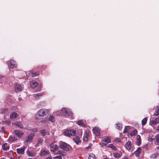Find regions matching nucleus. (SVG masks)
<instances>
[{"label": "nucleus", "instance_id": "27", "mask_svg": "<svg viewBox=\"0 0 159 159\" xmlns=\"http://www.w3.org/2000/svg\"><path fill=\"white\" fill-rule=\"evenodd\" d=\"M73 140L77 144H78L79 143L80 138L78 136H76L75 137L73 138Z\"/></svg>", "mask_w": 159, "mask_h": 159}, {"label": "nucleus", "instance_id": "21", "mask_svg": "<svg viewBox=\"0 0 159 159\" xmlns=\"http://www.w3.org/2000/svg\"><path fill=\"white\" fill-rule=\"evenodd\" d=\"M33 135L32 134H30L28 135L27 138L25 139L26 142H28L31 141L32 139Z\"/></svg>", "mask_w": 159, "mask_h": 159}, {"label": "nucleus", "instance_id": "37", "mask_svg": "<svg viewBox=\"0 0 159 159\" xmlns=\"http://www.w3.org/2000/svg\"><path fill=\"white\" fill-rule=\"evenodd\" d=\"M57 116L60 115L61 114H62V112L61 110L60 111H57L54 113Z\"/></svg>", "mask_w": 159, "mask_h": 159}, {"label": "nucleus", "instance_id": "43", "mask_svg": "<svg viewBox=\"0 0 159 159\" xmlns=\"http://www.w3.org/2000/svg\"><path fill=\"white\" fill-rule=\"evenodd\" d=\"M156 138L157 142V143H159V134L157 135Z\"/></svg>", "mask_w": 159, "mask_h": 159}, {"label": "nucleus", "instance_id": "18", "mask_svg": "<svg viewBox=\"0 0 159 159\" xmlns=\"http://www.w3.org/2000/svg\"><path fill=\"white\" fill-rule=\"evenodd\" d=\"M49 154V151H48L45 150H42L40 152V155L41 156H44Z\"/></svg>", "mask_w": 159, "mask_h": 159}, {"label": "nucleus", "instance_id": "12", "mask_svg": "<svg viewBox=\"0 0 159 159\" xmlns=\"http://www.w3.org/2000/svg\"><path fill=\"white\" fill-rule=\"evenodd\" d=\"M50 150L51 151H54L57 149L58 146L55 144H51L50 145Z\"/></svg>", "mask_w": 159, "mask_h": 159}, {"label": "nucleus", "instance_id": "50", "mask_svg": "<svg viewBox=\"0 0 159 159\" xmlns=\"http://www.w3.org/2000/svg\"><path fill=\"white\" fill-rule=\"evenodd\" d=\"M103 159H109L108 157H107L106 156H105Z\"/></svg>", "mask_w": 159, "mask_h": 159}, {"label": "nucleus", "instance_id": "17", "mask_svg": "<svg viewBox=\"0 0 159 159\" xmlns=\"http://www.w3.org/2000/svg\"><path fill=\"white\" fill-rule=\"evenodd\" d=\"M40 133L41 136H45L48 134L47 130L45 129L41 130Z\"/></svg>", "mask_w": 159, "mask_h": 159}, {"label": "nucleus", "instance_id": "32", "mask_svg": "<svg viewBox=\"0 0 159 159\" xmlns=\"http://www.w3.org/2000/svg\"><path fill=\"white\" fill-rule=\"evenodd\" d=\"M39 74L38 72L32 71L31 72V75L32 77H35L39 75Z\"/></svg>", "mask_w": 159, "mask_h": 159}, {"label": "nucleus", "instance_id": "13", "mask_svg": "<svg viewBox=\"0 0 159 159\" xmlns=\"http://www.w3.org/2000/svg\"><path fill=\"white\" fill-rule=\"evenodd\" d=\"M23 88V87L19 84H16L15 87V89L16 92L21 91Z\"/></svg>", "mask_w": 159, "mask_h": 159}, {"label": "nucleus", "instance_id": "47", "mask_svg": "<svg viewBox=\"0 0 159 159\" xmlns=\"http://www.w3.org/2000/svg\"><path fill=\"white\" fill-rule=\"evenodd\" d=\"M115 141L119 142H120V140L119 139L116 138V139H115Z\"/></svg>", "mask_w": 159, "mask_h": 159}, {"label": "nucleus", "instance_id": "22", "mask_svg": "<svg viewBox=\"0 0 159 159\" xmlns=\"http://www.w3.org/2000/svg\"><path fill=\"white\" fill-rule=\"evenodd\" d=\"M141 152V148L140 147H139L134 152V153L137 157H139V154Z\"/></svg>", "mask_w": 159, "mask_h": 159}, {"label": "nucleus", "instance_id": "55", "mask_svg": "<svg viewBox=\"0 0 159 159\" xmlns=\"http://www.w3.org/2000/svg\"><path fill=\"white\" fill-rule=\"evenodd\" d=\"M41 121L43 123V120H41Z\"/></svg>", "mask_w": 159, "mask_h": 159}, {"label": "nucleus", "instance_id": "5", "mask_svg": "<svg viewBox=\"0 0 159 159\" xmlns=\"http://www.w3.org/2000/svg\"><path fill=\"white\" fill-rule=\"evenodd\" d=\"M59 148L64 151H67L69 150V145L65 143H61L60 145Z\"/></svg>", "mask_w": 159, "mask_h": 159}, {"label": "nucleus", "instance_id": "6", "mask_svg": "<svg viewBox=\"0 0 159 159\" xmlns=\"http://www.w3.org/2000/svg\"><path fill=\"white\" fill-rule=\"evenodd\" d=\"M93 132L95 136L98 138L100 136V129L98 127H95L93 128Z\"/></svg>", "mask_w": 159, "mask_h": 159}, {"label": "nucleus", "instance_id": "42", "mask_svg": "<svg viewBox=\"0 0 159 159\" xmlns=\"http://www.w3.org/2000/svg\"><path fill=\"white\" fill-rule=\"evenodd\" d=\"M141 140H137V141L136 142V144L138 146H139L141 144Z\"/></svg>", "mask_w": 159, "mask_h": 159}, {"label": "nucleus", "instance_id": "53", "mask_svg": "<svg viewBox=\"0 0 159 159\" xmlns=\"http://www.w3.org/2000/svg\"><path fill=\"white\" fill-rule=\"evenodd\" d=\"M2 123H3V124H5V121H2Z\"/></svg>", "mask_w": 159, "mask_h": 159}, {"label": "nucleus", "instance_id": "52", "mask_svg": "<svg viewBox=\"0 0 159 159\" xmlns=\"http://www.w3.org/2000/svg\"><path fill=\"white\" fill-rule=\"evenodd\" d=\"M157 149H159V146H157L156 148Z\"/></svg>", "mask_w": 159, "mask_h": 159}, {"label": "nucleus", "instance_id": "7", "mask_svg": "<svg viewBox=\"0 0 159 159\" xmlns=\"http://www.w3.org/2000/svg\"><path fill=\"white\" fill-rule=\"evenodd\" d=\"M90 134V131L89 129H87L85 132L83 138V141L85 142H86L88 140V138Z\"/></svg>", "mask_w": 159, "mask_h": 159}, {"label": "nucleus", "instance_id": "44", "mask_svg": "<svg viewBox=\"0 0 159 159\" xmlns=\"http://www.w3.org/2000/svg\"><path fill=\"white\" fill-rule=\"evenodd\" d=\"M11 123V122L9 120H6L5 121V124H7L8 125H10Z\"/></svg>", "mask_w": 159, "mask_h": 159}, {"label": "nucleus", "instance_id": "1", "mask_svg": "<svg viewBox=\"0 0 159 159\" xmlns=\"http://www.w3.org/2000/svg\"><path fill=\"white\" fill-rule=\"evenodd\" d=\"M48 110L45 109H42L39 110L35 115V118L37 119H39L40 117L43 116L47 115L48 113Z\"/></svg>", "mask_w": 159, "mask_h": 159}, {"label": "nucleus", "instance_id": "24", "mask_svg": "<svg viewBox=\"0 0 159 159\" xmlns=\"http://www.w3.org/2000/svg\"><path fill=\"white\" fill-rule=\"evenodd\" d=\"M43 95V93H37L36 94L34 95V97H35V98L36 100H38L39 99H40L42 96Z\"/></svg>", "mask_w": 159, "mask_h": 159}, {"label": "nucleus", "instance_id": "40", "mask_svg": "<svg viewBox=\"0 0 159 159\" xmlns=\"http://www.w3.org/2000/svg\"><path fill=\"white\" fill-rule=\"evenodd\" d=\"M53 158L54 159H62V157L61 155H59L58 156H57L55 157H53Z\"/></svg>", "mask_w": 159, "mask_h": 159}, {"label": "nucleus", "instance_id": "36", "mask_svg": "<svg viewBox=\"0 0 159 159\" xmlns=\"http://www.w3.org/2000/svg\"><path fill=\"white\" fill-rule=\"evenodd\" d=\"M137 133V130L135 129L134 130L132 131L130 134V135L131 136H134Z\"/></svg>", "mask_w": 159, "mask_h": 159}, {"label": "nucleus", "instance_id": "14", "mask_svg": "<svg viewBox=\"0 0 159 159\" xmlns=\"http://www.w3.org/2000/svg\"><path fill=\"white\" fill-rule=\"evenodd\" d=\"M27 154L29 156L34 157L35 156V152L32 150H28L26 151Z\"/></svg>", "mask_w": 159, "mask_h": 159}, {"label": "nucleus", "instance_id": "54", "mask_svg": "<svg viewBox=\"0 0 159 159\" xmlns=\"http://www.w3.org/2000/svg\"><path fill=\"white\" fill-rule=\"evenodd\" d=\"M123 159H128V158L127 157H125Z\"/></svg>", "mask_w": 159, "mask_h": 159}, {"label": "nucleus", "instance_id": "8", "mask_svg": "<svg viewBox=\"0 0 159 159\" xmlns=\"http://www.w3.org/2000/svg\"><path fill=\"white\" fill-rule=\"evenodd\" d=\"M9 67L12 69L14 68V67L16 68V62L13 60H10L8 63Z\"/></svg>", "mask_w": 159, "mask_h": 159}, {"label": "nucleus", "instance_id": "9", "mask_svg": "<svg viewBox=\"0 0 159 159\" xmlns=\"http://www.w3.org/2000/svg\"><path fill=\"white\" fill-rule=\"evenodd\" d=\"M14 133L15 135L17 136L18 137L20 138L24 134L23 132L21 131L16 129L14 130Z\"/></svg>", "mask_w": 159, "mask_h": 159}, {"label": "nucleus", "instance_id": "25", "mask_svg": "<svg viewBox=\"0 0 159 159\" xmlns=\"http://www.w3.org/2000/svg\"><path fill=\"white\" fill-rule=\"evenodd\" d=\"M122 155V153L115 152L113 153V156L115 158H119L121 157Z\"/></svg>", "mask_w": 159, "mask_h": 159}, {"label": "nucleus", "instance_id": "19", "mask_svg": "<svg viewBox=\"0 0 159 159\" xmlns=\"http://www.w3.org/2000/svg\"><path fill=\"white\" fill-rule=\"evenodd\" d=\"M132 146V143L130 141H128L126 143L125 147L126 148L129 150L130 149Z\"/></svg>", "mask_w": 159, "mask_h": 159}, {"label": "nucleus", "instance_id": "46", "mask_svg": "<svg viewBox=\"0 0 159 159\" xmlns=\"http://www.w3.org/2000/svg\"><path fill=\"white\" fill-rule=\"evenodd\" d=\"M157 156V155L156 154H152L151 157H153V158H155V157H156Z\"/></svg>", "mask_w": 159, "mask_h": 159}, {"label": "nucleus", "instance_id": "35", "mask_svg": "<svg viewBox=\"0 0 159 159\" xmlns=\"http://www.w3.org/2000/svg\"><path fill=\"white\" fill-rule=\"evenodd\" d=\"M108 147L111 148L113 150H116L117 149V148H116V147L113 145L112 144H109L108 146Z\"/></svg>", "mask_w": 159, "mask_h": 159}, {"label": "nucleus", "instance_id": "38", "mask_svg": "<svg viewBox=\"0 0 159 159\" xmlns=\"http://www.w3.org/2000/svg\"><path fill=\"white\" fill-rule=\"evenodd\" d=\"M129 129V126H126L125 127L124 130L123 131L124 133H126L128 132V131Z\"/></svg>", "mask_w": 159, "mask_h": 159}, {"label": "nucleus", "instance_id": "20", "mask_svg": "<svg viewBox=\"0 0 159 159\" xmlns=\"http://www.w3.org/2000/svg\"><path fill=\"white\" fill-rule=\"evenodd\" d=\"M38 84V83L34 81H32L30 82V85L31 87L32 88H35Z\"/></svg>", "mask_w": 159, "mask_h": 159}, {"label": "nucleus", "instance_id": "28", "mask_svg": "<svg viewBox=\"0 0 159 159\" xmlns=\"http://www.w3.org/2000/svg\"><path fill=\"white\" fill-rule=\"evenodd\" d=\"M88 159H96V157L93 153H91L89 155Z\"/></svg>", "mask_w": 159, "mask_h": 159}, {"label": "nucleus", "instance_id": "3", "mask_svg": "<svg viewBox=\"0 0 159 159\" xmlns=\"http://www.w3.org/2000/svg\"><path fill=\"white\" fill-rule=\"evenodd\" d=\"M64 134L69 137L74 136L76 134V131L73 129L66 130L64 131Z\"/></svg>", "mask_w": 159, "mask_h": 159}, {"label": "nucleus", "instance_id": "11", "mask_svg": "<svg viewBox=\"0 0 159 159\" xmlns=\"http://www.w3.org/2000/svg\"><path fill=\"white\" fill-rule=\"evenodd\" d=\"M18 116V114L16 112H13L10 115V119L13 120H15Z\"/></svg>", "mask_w": 159, "mask_h": 159}, {"label": "nucleus", "instance_id": "10", "mask_svg": "<svg viewBox=\"0 0 159 159\" xmlns=\"http://www.w3.org/2000/svg\"><path fill=\"white\" fill-rule=\"evenodd\" d=\"M25 148V147H24L23 148H17L16 151L19 154H23L24 153Z\"/></svg>", "mask_w": 159, "mask_h": 159}, {"label": "nucleus", "instance_id": "34", "mask_svg": "<svg viewBox=\"0 0 159 159\" xmlns=\"http://www.w3.org/2000/svg\"><path fill=\"white\" fill-rule=\"evenodd\" d=\"M85 121L84 122L82 120H80V126H82L83 127H86V125L85 124Z\"/></svg>", "mask_w": 159, "mask_h": 159}, {"label": "nucleus", "instance_id": "31", "mask_svg": "<svg viewBox=\"0 0 159 159\" xmlns=\"http://www.w3.org/2000/svg\"><path fill=\"white\" fill-rule=\"evenodd\" d=\"M8 139L10 141H15L17 139L14 136H11L9 137Z\"/></svg>", "mask_w": 159, "mask_h": 159}, {"label": "nucleus", "instance_id": "26", "mask_svg": "<svg viewBox=\"0 0 159 159\" xmlns=\"http://www.w3.org/2000/svg\"><path fill=\"white\" fill-rule=\"evenodd\" d=\"M154 115L156 116H158L159 115V108L157 106L156 107Z\"/></svg>", "mask_w": 159, "mask_h": 159}, {"label": "nucleus", "instance_id": "30", "mask_svg": "<svg viewBox=\"0 0 159 159\" xmlns=\"http://www.w3.org/2000/svg\"><path fill=\"white\" fill-rule=\"evenodd\" d=\"M148 120L147 117H145L143 118L142 121V125L143 126L145 125L147 123Z\"/></svg>", "mask_w": 159, "mask_h": 159}, {"label": "nucleus", "instance_id": "49", "mask_svg": "<svg viewBox=\"0 0 159 159\" xmlns=\"http://www.w3.org/2000/svg\"><path fill=\"white\" fill-rule=\"evenodd\" d=\"M157 130L159 132V125L157 127Z\"/></svg>", "mask_w": 159, "mask_h": 159}, {"label": "nucleus", "instance_id": "41", "mask_svg": "<svg viewBox=\"0 0 159 159\" xmlns=\"http://www.w3.org/2000/svg\"><path fill=\"white\" fill-rule=\"evenodd\" d=\"M43 141V139H39L37 141V144H39L40 143H42Z\"/></svg>", "mask_w": 159, "mask_h": 159}, {"label": "nucleus", "instance_id": "39", "mask_svg": "<svg viewBox=\"0 0 159 159\" xmlns=\"http://www.w3.org/2000/svg\"><path fill=\"white\" fill-rule=\"evenodd\" d=\"M116 128L118 129H120L122 127L121 126V124H116Z\"/></svg>", "mask_w": 159, "mask_h": 159}, {"label": "nucleus", "instance_id": "33", "mask_svg": "<svg viewBox=\"0 0 159 159\" xmlns=\"http://www.w3.org/2000/svg\"><path fill=\"white\" fill-rule=\"evenodd\" d=\"M56 154H59L60 155H61V156H64L66 155V153L65 152H62L61 151H58Z\"/></svg>", "mask_w": 159, "mask_h": 159}, {"label": "nucleus", "instance_id": "51", "mask_svg": "<svg viewBox=\"0 0 159 159\" xmlns=\"http://www.w3.org/2000/svg\"><path fill=\"white\" fill-rule=\"evenodd\" d=\"M77 124L79 125H80V121H78L77 122Z\"/></svg>", "mask_w": 159, "mask_h": 159}, {"label": "nucleus", "instance_id": "4", "mask_svg": "<svg viewBox=\"0 0 159 159\" xmlns=\"http://www.w3.org/2000/svg\"><path fill=\"white\" fill-rule=\"evenodd\" d=\"M62 112V115L65 116H70L72 115V113L71 110L67 108H63L61 110Z\"/></svg>", "mask_w": 159, "mask_h": 159}, {"label": "nucleus", "instance_id": "15", "mask_svg": "<svg viewBox=\"0 0 159 159\" xmlns=\"http://www.w3.org/2000/svg\"><path fill=\"white\" fill-rule=\"evenodd\" d=\"M159 123V117H157L154 120H151V123L152 125H156Z\"/></svg>", "mask_w": 159, "mask_h": 159}, {"label": "nucleus", "instance_id": "23", "mask_svg": "<svg viewBox=\"0 0 159 159\" xmlns=\"http://www.w3.org/2000/svg\"><path fill=\"white\" fill-rule=\"evenodd\" d=\"M2 148L3 150L6 151L9 149V146L7 143H5L2 145Z\"/></svg>", "mask_w": 159, "mask_h": 159}, {"label": "nucleus", "instance_id": "48", "mask_svg": "<svg viewBox=\"0 0 159 159\" xmlns=\"http://www.w3.org/2000/svg\"><path fill=\"white\" fill-rule=\"evenodd\" d=\"M45 159H52V156L50 155L48 157L46 158Z\"/></svg>", "mask_w": 159, "mask_h": 159}, {"label": "nucleus", "instance_id": "29", "mask_svg": "<svg viewBox=\"0 0 159 159\" xmlns=\"http://www.w3.org/2000/svg\"><path fill=\"white\" fill-rule=\"evenodd\" d=\"M49 120L52 122H54L55 121V119L53 116L50 115L49 117Z\"/></svg>", "mask_w": 159, "mask_h": 159}, {"label": "nucleus", "instance_id": "2", "mask_svg": "<svg viewBox=\"0 0 159 159\" xmlns=\"http://www.w3.org/2000/svg\"><path fill=\"white\" fill-rule=\"evenodd\" d=\"M102 142L100 143V145L102 147L105 146L111 142V138L108 136H104L102 138Z\"/></svg>", "mask_w": 159, "mask_h": 159}, {"label": "nucleus", "instance_id": "45", "mask_svg": "<svg viewBox=\"0 0 159 159\" xmlns=\"http://www.w3.org/2000/svg\"><path fill=\"white\" fill-rule=\"evenodd\" d=\"M136 140H141V137L139 135H138L136 137Z\"/></svg>", "mask_w": 159, "mask_h": 159}, {"label": "nucleus", "instance_id": "16", "mask_svg": "<svg viewBox=\"0 0 159 159\" xmlns=\"http://www.w3.org/2000/svg\"><path fill=\"white\" fill-rule=\"evenodd\" d=\"M13 125H16L18 127L20 128L21 129H22L23 127V125H22L21 123L19 121H16L13 123Z\"/></svg>", "mask_w": 159, "mask_h": 159}]
</instances>
